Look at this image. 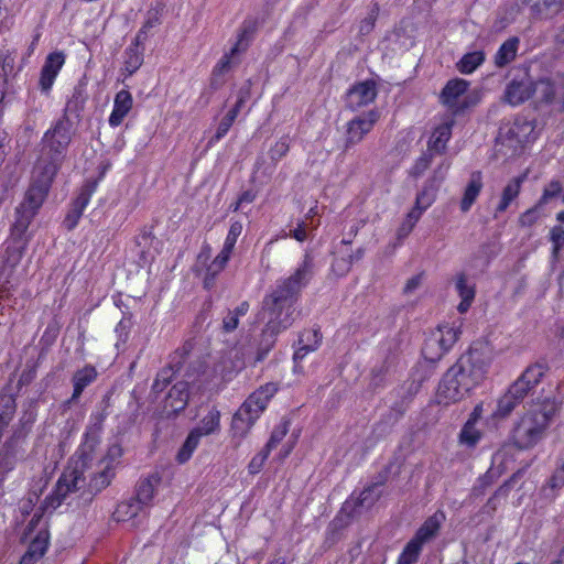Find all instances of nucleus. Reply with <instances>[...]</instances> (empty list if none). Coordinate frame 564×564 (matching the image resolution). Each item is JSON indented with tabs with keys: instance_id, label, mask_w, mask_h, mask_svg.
Instances as JSON below:
<instances>
[{
	"instance_id": "a211bd4d",
	"label": "nucleus",
	"mask_w": 564,
	"mask_h": 564,
	"mask_svg": "<svg viewBox=\"0 0 564 564\" xmlns=\"http://www.w3.org/2000/svg\"><path fill=\"white\" fill-rule=\"evenodd\" d=\"M454 119H446L444 122L435 127L432 135L429 140L427 148L430 151L437 154L444 153L446 150L447 142L452 137V128L454 126Z\"/></svg>"
},
{
	"instance_id": "3c124183",
	"label": "nucleus",
	"mask_w": 564,
	"mask_h": 564,
	"mask_svg": "<svg viewBox=\"0 0 564 564\" xmlns=\"http://www.w3.org/2000/svg\"><path fill=\"white\" fill-rule=\"evenodd\" d=\"M547 485L552 489H558L564 486V464L553 473Z\"/></svg>"
},
{
	"instance_id": "a18cd8bd",
	"label": "nucleus",
	"mask_w": 564,
	"mask_h": 564,
	"mask_svg": "<svg viewBox=\"0 0 564 564\" xmlns=\"http://www.w3.org/2000/svg\"><path fill=\"white\" fill-rule=\"evenodd\" d=\"M535 7L540 12L557 13L562 10V0H539Z\"/></svg>"
},
{
	"instance_id": "e433bc0d",
	"label": "nucleus",
	"mask_w": 564,
	"mask_h": 564,
	"mask_svg": "<svg viewBox=\"0 0 564 564\" xmlns=\"http://www.w3.org/2000/svg\"><path fill=\"white\" fill-rule=\"evenodd\" d=\"M88 204V197L86 195H80L74 203L73 210L67 215L65 219V225L69 230L76 227L79 218L83 215L84 209Z\"/></svg>"
},
{
	"instance_id": "ea45409f",
	"label": "nucleus",
	"mask_w": 564,
	"mask_h": 564,
	"mask_svg": "<svg viewBox=\"0 0 564 564\" xmlns=\"http://www.w3.org/2000/svg\"><path fill=\"white\" fill-rule=\"evenodd\" d=\"M290 150V141L288 137L281 138L279 141L274 143V145L270 149V158L273 161H280L284 158Z\"/></svg>"
},
{
	"instance_id": "58836bf2",
	"label": "nucleus",
	"mask_w": 564,
	"mask_h": 564,
	"mask_svg": "<svg viewBox=\"0 0 564 564\" xmlns=\"http://www.w3.org/2000/svg\"><path fill=\"white\" fill-rule=\"evenodd\" d=\"M379 485L371 484L367 486L357 498L358 506H371L373 505L380 497Z\"/></svg>"
},
{
	"instance_id": "6e6552de",
	"label": "nucleus",
	"mask_w": 564,
	"mask_h": 564,
	"mask_svg": "<svg viewBox=\"0 0 564 564\" xmlns=\"http://www.w3.org/2000/svg\"><path fill=\"white\" fill-rule=\"evenodd\" d=\"M313 274L314 259L312 254L305 253L302 263L296 268L294 273L279 283L276 289L297 299L300 291L308 283Z\"/></svg>"
},
{
	"instance_id": "09e8293b",
	"label": "nucleus",
	"mask_w": 564,
	"mask_h": 564,
	"mask_svg": "<svg viewBox=\"0 0 564 564\" xmlns=\"http://www.w3.org/2000/svg\"><path fill=\"white\" fill-rule=\"evenodd\" d=\"M242 228L243 227L240 221L231 223L225 241L235 246L238 237L242 232Z\"/></svg>"
},
{
	"instance_id": "a878e982",
	"label": "nucleus",
	"mask_w": 564,
	"mask_h": 564,
	"mask_svg": "<svg viewBox=\"0 0 564 564\" xmlns=\"http://www.w3.org/2000/svg\"><path fill=\"white\" fill-rule=\"evenodd\" d=\"M220 430V412L216 408H212L208 413L203 416L198 425L192 430L197 436L203 437Z\"/></svg>"
},
{
	"instance_id": "052dcab7",
	"label": "nucleus",
	"mask_w": 564,
	"mask_h": 564,
	"mask_svg": "<svg viewBox=\"0 0 564 564\" xmlns=\"http://www.w3.org/2000/svg\"><path fill=\"white\" fill-rule=\"evenodd\" d=\"M540 207H534L532 209H529L520 217V221L522 225H531L535 220L536 212Z\"/></svg>"
},
{
	"instance_id": "5701e85b",
	"label": "nucleus",
	"mask_w": 564,
	"mask_h": 564,
	"mask_svg": "<svg viewBox=\"0 0 564 564\" xmlns=\"http://www.w3.org/2000/svg\"><path fill=\"white\" fill-rule=\"evenodd\" d=\"M455 286L462 299L457 310L459 313H466L475 299V285L469 283L465 273H458L456 275Z\"/></svg>"
},
{
	"instance_id": "69168bd1",
	"label": "nucleus",
	"mask_w": 564,
	"mask_h": 564,
	"mask_svg": "<svg viewBox=\"0 0 564 564\" xmlns=\"http://www.w3.org/2000/svg\"><path fill=\"white\" fill-rule=\"evenodd\" d=\"M365 256V249L358 248L352 254L349 256V259L347 260L348 263L351 265L354 262L360 261Z\"/></svg>"
},
{
	"instance_id": "a19ab883",
	"label": "nucleus",
	"mask_w": 564,
	"mask_h": 564,
	"mask_svg": "<svg viewBox=\"0 0 564 564\" xmlns=\"http://www.w3.org/2000/svg\"><path fill=\"white\" fill-rule=\"evenodd\" d=\"M550 239L553 243V257L557 258L560 250L564 247V228L555 226L550 231Z\"/></svg>"
},
{
	"instance_id": "7ed1b4c3",
	"label": "nucleus",
	"mask_w": 564,
	"mask_h": 564,
	"mask_svg": "<svg viewBox=\"0 0 564 564\" xmlns=\"http://www.w3.org/2000/svg\"><path fill=\"white\" fill-rule=\"evenodd\" d=\"M558 410L560 403L554 399H545L525 408L510 433L513 446L521 451L534 447L545 437Z\"/></svg>"
},
{
	"instance_id": "39448f33",
	"label": "nucleus",
	"mask_w": 564,
	"mask_h": 564,
	"mask_svg": "<svg viewBox=\"0 0 564 564\" xmlns=\"http://www.w3.org/2000/svg\"><path fill=\"white\" fill-rule=\"evenodd\" d=\"M296 297L285 294L275 289L271 294L263 299V313L267 315L264 334L275 336L288 329L294 322V303Z\"/></svg>"
},
{
	"instance_id": "dca6fc26",
	"label": "nucleus",
	"mask_w": 564,
	"mask_h": 564,
	"mask_svg": "<svg viewBox=\"0 0 564 564\" xmlns=\"http://www.w3.org/2000/svg\"><path fill=\"white\" fill-rule=\"evenodd\" d=\"M188 382L178 381L169 391L165 399L164 409L169 413L177 414L183 411L189 399Z\"/></svg>"
},
{
	"instance_id": "473e14b6",
	"label": "nucleus",
	"mask_w": 564,
	"mask_h": 564,
	"mask_svg": "<svg viewBox=\"0 0 564 564\" xmlns=\"http://www.w3.org/2000/svg\"><path fill=\"white\" fill-rule=\"evenodd\" d=\"M249 311V303H240L234 311H229L223 321V328L226 332H232L238 327L239 317L245 316Z\"/></svg>"
},
{
	"instance_id": "0e129e2a",
	"label": "nucleus",
	"mask_w": 564,
	"mask_h": 564,
	"mask_svg": "<svg viewBox=\"0 0 564 564\" xmlns=\"http://www.w3.org/2000/svg\"><path fill=\"white\" fill-rule=\"evenodd\" d=\"M248 91H249L248 89H246V90L241 89V90L239 91L238 99H237V101H236V104H235V106H234V107H235V108H237L239 111L241 110V108L243 107V105H245V102H246V100H247V98H248V95H249V93H248Z\"/></svg>"
},
{
	"instance_id": "9d476101",
	"label": "nucleus",
	"mask_w": 564,
	"mask_h": 564,
	"mask_svg": "<svg viewBox=\"0 0 564 564\" xmlns=\"http://www.w3.org/2000/svg\"><path fill=\"white\" fill-rule=\"evenodd\" d=\"M65 63L63 52H53L45 58L41 69L39 85L42 91L48 93Z\"/></svg>"
},
{
	"instance_id": "b1692460",
	"label": "nucleus",
	"mask_w": 564,
	"mask_h": 564,
	"mask_svg": "<svg viewBox=\"0 0 564 564\" xmlns=\"http://www.w3.org/2000/svg\"><path fill=\"white\" fill-rule=\"evenodd\" d=\"M443 519V513H435L427 518L412 539L424 545V543L429 542L437 534Z\"/></svg>"
},
{
	"instance_id": "7c9ffc66",
	"label": "nucleus",
	"mask_w": 564,
	"mask_h": 564,
	"mask_svg": "<svg viewBox=\"0 0 564 564\" xmlns=\"http://www.w3.org/2000/svg\"><path fill=\"white\" fill-rule=\"evenodd\" d=\"M485 62V53L475 51L465 54L457 63V69L462 74H471L478 66Z\"/></svg>"
},
{
	"instance_id": "e2e57ef3",
	"label": "nucleus",
	"mask_w": 564,
	"mask_h": 564,
	"mask_svg": "<svg viewBox=\"0 0 564 564\" xmlns=\"http://www.w3.org/2000/svg\"><path fill=\"white\" fill-rule=\"evenodd\" d=\"M234 248L235 246L231 245V243H228V242H224V246H223V249L220 250V252L218 253L219 256H221V258L225 260V261H229L230 257H231V253L234 251Z\"/></svg>"
},
{
	"instance_id": "79ce46f5",
	"label": "nucleus",
	"mask_w": 564,
	"mask_h": 564,
	"mask_svg": "<svg viewBox=\"0 0 564 564\" xmlns=\"http://www.w3.org/2000/svg\"><path fill=\"white\" fill-rule=\"evenodd\" d=\"M286 433H288L286 423H283V424H280L279 426H276L273 430V432L270 436V440L263 449H265V451H268V453H270L285 437Z\"/></svg>"
},
{
	"instance_id": "2f4dec72",
	"label": "nucleus",
	"mask_w": 564,
	"mask_h": 564,
	"mask_svg": "<svg viewBox=\"0 0 564 564\" xmlns=\"http://www.w3.org/2000/svg\"><path fill=\"white\" fill-rule=\"evenodd\" d=\"M482 433L471 423H465L458 434V443L474 448L481 440Z\"/></svg>"
},
{
	"instance_id": "5fc2aeb1",
	"label": "nucleus",
	"mask_w": 564,
	"mask_h": 564,
	"mask_svg": "<svg viewBox=\"0 0 564 564\" xmlns=\"http://www.w3.org/2000/svg\"><path fill=\"white\" fill-rule=\"evenodd\" d=\"M430 164H431V158L427 155H423L422 158H420L416 161V163L413 167L414 174L415 175L422 174L430 166Z\"/></svg>"
},
{
	"instance_id": "c9c22d12",
	"label": "nucleus",
	"mask_w": 564,
	"mask_h": 564,
	"mask_svg": "<svg viewBox=\"0 0 564 564\" xmlns=\"http://www.w3.org/2000/svg\"><path fill=\"white\" fill-rule=\"evenodd\" d=\"M48 546V532L42 529L31 541L28 552L39 560L44 555Z\"/></svg>"
},
{
	"instance_id": "13d9d810",
	"label": "nucleus",
	"mask_w": 564,
	"mask_h": 564,
	"mask_svg": "<svg viewBox=\"0 0 564 564\" xmlns=\"http://www.w3.org/2000/svg\"><path fill=\"white\" fill-rule=\"evenodd\" d=\"M422 281V274H417L409 279L404 285V293L409 294L415 291Z\"/></svg>"
},
{
	"instance_id": "9b49d317",
	"label": "nucleus",
	"mask_w": 564,
	"mask_h": 564,
	"mask_svg": "<svg viewBox=\"0 0 564 564\" xmlns=\"http://www.w3.org/2000/svg\"><path fill=\"white\" fill-rule=\"evenodd\" d=\"M377 97L376 84L366 80L356 84L347 94V105L351 110H358L372 102Z\"/></svg>"
},
{
	"instance_id": "4be33fe9",
	"label": "nucleus",
	"mask_w": 564,
	"mask_h": 564,
	"mask_svg": "<svg viewBox=\"0 0 564 564\" xmlns=\"http://www.w3.org/2000/svg\"><path fill=\"white\" fill-rule=\"evenodd\" d=\"M247 47H248L247 31L243 30L239 34L238 41L235 44V46L230 50V52L228 54H225L219 59V62L217 63V65L214 68V73L221 75V74L228 72L234 65L237 64L236 55L239 54L240 52L246 51Z\"/></svg>"
},
{
	"instance_id": "8fccbe9b",
	"label": "nucleus",
	"mask_w": 564,
	"mask_h": 564,
	"mask_svg": "<svg viewBox=\"0 0 564 564\" xmlns=\"http://www.w3.org/2000/svg\"><path fill=\"white\" fill-rule=\"evenodd\" d=\"M227 261H225L221 256L217 254L210 265L207 269V274L214 279L220 271L225 269L227 265Z\"/></svg>"
},
{
	"instance_id": "6e6d98bb",
	"label": "nucleus",
	"mask_w": 564,
	"mask_h": 564,
	"mask_svg": "<svg viewBox=\"0 0 564 564\" xmlns=\"http://www.w3.org/2000/svg\"><path fill=\"white\" fill-rule=\"evenodd\" d=\"M122 456V448L119 444H112L108 447L106 459L115 462Z\"/></svg>"
},
{
	"instance_id": "4c0bfd02",
	"label": "nucleus",
	"mask_w": 564,
	"mask_h": 564,
	"mask_svg": "<svg viewBox=\"0 0 564 564\" xmlns=\"http://www.w3.org/2000/svg\"><path fill=\"white\" fill-rule=\"evenodd\" d=\"M563 191V184L557 181L553 180L551 181L543 189L542 196L540 197L539 202L536 203V207H543L547 203H550L553 198H556L560 196V194Z\"/></svg>"
},
{
	"instance_id": "bf43d9fd",
	"label": "nucleus",
	"mask_w": 564,
	"mask_h": 564,
	"mask_svg": "<svg viewBox=\"0 0 564 564\" xmlns=\"http://www.w3.org/2000/svg\"><path fill=\"white\" fill-rule=\"evenodd\" d=\"M415 226L404 220L397 231L398 239L402 240L410 235Z\"/></svg>"
},
{
	"instance_id": "de8ad7c7",
	"label": "nucleus",
	"mask_w": 564,
	"mask_h": 564,
	"mask_svg": "<svg viewBox=\"0 0 564 564\" xmlns=\"http://www.w3.org/2000/svg\"><path fill=\"white\" fill-rule=\"evenodd\" d=\"M234 124V121L230 120V118H227L226 116L220 120L218 127H217V130H216V133L215 135L213 137L212 141H219L220 139H223L227 132L229 131V129L231 128V126Z\"/></svg>"
},
{
	"instance_id": "c85d7f7f",
	"label": "nucleus",
	"mask_w": 564,
	"mask_h": 564,
	"mask_svg": "<svg viewBox=\"0 0 564 564\" xmlns=\"http://www.w3.org/2000/svg\"><path fill=\"white\" fill-rule=\"evenodd\" d=\"M145 508L137 502L134 499L123 501L118 505L113 516L118 521H128L135 518L138 514L145 512Z\"/></svg>"
},
{
	"instance_id": "412c9836",
	"label": "nucleus",
	"mask_w": 564,
	"mask_h": 564,
	"mask_svg": "<svg viewBox=\"0 0 564 564\" xmlns=\"http://www.w3.org/2000/svg\"><path fill=\"white\" fill-rule=\"evenodd\" d=\"M525 398V395L512 383L508 391L499 399L496 415L508 416Z\"/></svg>"
},
{
	"instance_id": "338daca9",
	"label": "nucleus",
	"mask_w": 564,
	"mask_h": 564,
	"mask_svg": "<svg viewBox=\"0 0 564 564\" xmlns=\"http://www.w3.org/2000/svg\"><path fill=\"white\" fill-rule=\"evenodd\" d=\"M238 199L241 204L252 203L256 199V194L252 191H246L238 197Z\"/></svg>"
},
{
	"instance_id": "864d4df0",
	"label": "nucleus",
	"mask_w": 564,
	"mask_h": 564,
	"mask_svg": "<svg viewBox=\"0 0 564 564\" xmlns=\"http://www.w3.org/2000/svg\"><path fill=\"white\" fill-rule=\"evenodd\" d=\"M350 267L351 265L345 259H337L332 265L333 270L340 275L346 274L350 270Z\"/></svg>"
},
{
	"instance_id": "cd10ccee",
	"label": "nucleus",
	"mask_w": 564,
	"mask_h": 564,
	"mask_svg": "<svg viewBox=\"0 0 564 564\" xmlns=\"http://www.w3.org/2000/svg\"><path fill=\"white\" fill-rule=\"evenodd\" d=\"M519 40L517 37H510L503 42L495 55V65L497 67H503L511 63L518 51Z\"/></svg>"
},
{
	"instance_id": "423d86ee",
	"label": "nucleus",
	"mask_w": 564,
	"mask_h": 564,
	"mask_svg": "<svg viewBox=\"0 0 564 564\" xmlns=\"http://www.w3.org/2000/svg\"><path fill=\"white\" fill-rule=\"evenodd\" d=\"M276 391L275 383H267L251 393L235 413L232 430L240 433L241 436L246 435Z\"/></svg>"
},
{
	"instance_id": "aec40b11",
	"label": "nucleus",
	"mask_w": 564,
	"mask_h": 564,
	"mask_svg": "<svg viewBox=\"0 0 564 564\" xmlns=\"http://www.w3.org/2000/svg\"><path fill=\"white\" fill-rule=\"evenodd\" d=\"M482 174L479 171H475L470 174L469 181L465 187L462 200H460V210L463 213H467L473 204L476 202L482 189Z\"/></svg>"
},
{
	"instance_id": "f3484780",
	"label": "nucleus",
	"mask_w": 564,
	"mask_h": 564,
	"mask_svg": "<svg viewBox=\"0 0 564 564\" xmlns=\"http://www.w3.org/2000/svg\"><path fill=\"white\" fill-rule=\"evenodd\" d=\"M152 26H153V24L151 21H148L147 23H144V25L139 30V32L135 36L137 45L133 47L130 46L124 51L123 65H124V70L128 73V75L134 74L141 67V65L143 63V55L141 52H139L137 46L141 40L145 39L147 30Z\"/></svg>"
},
{
	"instance_id": "680f3d73",
	"label": "nucleus",
	"mask_w": 564,
	"mask_h": 564,
	"mask_svg": "<svg viewBox=\"0 0 564 564\" xmlns=\"http://www.w3.org/2000/svg\"><path fill=\"white\" fill-rule=\"evenodd\" d=\"M481 414H482V405L478 404L474 408V410L470 413L466 423H471V424L476 425L477 422L479 421V419L481 417Z\"/></svg>"
},
{
	"instance_id": "c756f323",
	"label": "nucleus",
	"mask_w": 564,
	"mask_h": 564,
	"mask_svg": "<svg viewBox=\"0 0 564 564\" xmlns=\"http://www.w3.org/2000/svg\"><path fill=\"white\" fill-rule=\"evenodd\" d=\"M522 180L517 177L511 180L502 191L501 199L496 208V213H503L510 203L519 195Z\"/></svg>"
},
{
	"instance_id": "4d7b16f0",
	"label": "nucleus",
	"mask_w": 564,
	"mask_h": 564,
	"mask_svg": "<svg viewBox=\"0 0 564 564\" xmlns=\"http://www.w3.org/2000/svg\"><path fill=\"white\" fill-rule=\"evenodd\" d=\"M424 213L423 209L414 205V207L408 213L404 220L410 223L411 225L415 226L416 223L420 220L422 214Z\"/></svg>"
},
{
	"instance_id": "ddd939ff",
	"label": "nucleus",
	"mask_w": 564,
	"mask_h": 564,
	"mask_svg": "<svg viewBox=\"0 0 564 564\" xmlns=\"http://www.w3.org/2000/svg\"><path fill=\"white\" fill-rule=\"evenodd\" d=\"M547 371V366L542 362L529 365L513 384L527 397L534 389Z\"/></svg>"
},
{
	"instance_id": "774afa93",
	"label": "nucleus",
	"mask_w": 564,
	"mask_h": 564,
	"mask_svg": "<svg viewBox=\"0 0 564 564\" xmlns=\"http://www.w3.org/2000/svg\"><path fill=\"white\" fill-rule=\"evenodd\" d=\"M39 558L30 554L28 551L20 560V564H35Z\"/></svg>"
},
{
	"instance_id": "37998d69",
	"label": "nucleus",
	"mask_w": 564,
	"mask_h": 564,
	"mask_svg": "<svg viewBox=\"0 0 564 564\" xmlns=\"http://www.w3.org/2000/svg\"><path fill=\"white\" fill-rule=\"evenodd\" d=\"M435 193L430 188L422 189L415 198V204L417 207L423 209L424 212L434 203Z\"/></svg>"
},
{
	"instance_id": "f704fd0d",
	"label": "nucleus",
	"mask_w": 564,
	"mask_h": 564,
	"mask_svg": "<svg viewBox=\"0 0 564 564\" xmlns=\"http://www.w3.org/2000/svg\"><path fill=\"white\" fill-rule=\"evenodd\" d=\"M423 545L414 539H411L404 546L402 553L398 558V564H414L416 563Z\"/></svg>"
},
{
	"instance_id": "20e7f679",
	"label": "nucleus",
	"mask_w": 564,
	"mask_h": 564,
	"mask_svg": "<svg viewBox=\"0 0 564 564\" xmlns=\"http://www.w3.org/2000/svg\"><path fill=\"white\" fill-rule=\"evenodd\" d=\"M86 469L87 458L83 454L73 456L58 478L53 494L43 501L42 509L44 511L55 510L69 494L83 488L86 484Z\"/></svg>"
},
{
	"instance_id": "6ab92c4d",
	"label": "nucleus",
	"mask_w": 564,
	"mask_h": 564,
	"mask_svg": "<svg viewBox=\"0 0 564 564\" xmlns=\"http://www.w3.org/2000/svg\"><path fill=\"white\" fill-rule=\"evenodd\" d=\"M161 482L158 474H151L138 482L134 500L148 509L154 497L155 490Z\"/></svg>"
},
{
	"instance_id": "f257e3e1",
	"label": "nucleus",
	"mask_w": 564,
	"mask_h": 564,
	"mask_svg": "<svg viewBox=\"0 0 564 564\" xmlns=\"http://www.w3.org/2000/svg\"><path fill=\"white\" fill-rule=\"evenodd\" d=\"M72 138V123L66 117L58 119L42 138V147L31 172L29 188L23 200L15 208V220L11 227L7 260L12 267L20 262L28 248L30 241L28 229L48 195L66 158Z\"/></svg>"
},
{
	"instance_id": "0eeeda50",
	"label": "nucleus",
	"mask_w": 564,
	"mask_h": 564,
	"mask_svg": "<svg viewBox=\"0 0 564 564\" xmlns=\"http://www.w3.org/2000/svg\"><path fill=\"white\" fill-rule=\"evenodd\" d=\"M460 326L455 323L440 324L425 339L422 348L424 358L431 362L438 361L457 341Z\"/></svg>"
},
{
	"instance_id": "f03ea898",
	"label": "nucleus",
	"mask_w": 564,
	"mask_h": 564,
	"mask_svg": "<svg viewBox=\"0 0 564 564\" xmlns=\"http://www.w3.org/2000/svg\"><path fill=\"white\" fill-rule=\"evenodd\" d=\"M492 350L487 343H475L446 371L437 389L438 403H455L479 386L488 373Z\"/></svg>"
},
{
	"instance_id": "4468645a",
	"label": "nucleus",
	"mask_w": 564,
	"mask_h": 564,
	"mask_svg": "<svg viewBox=\"0 0 564 564\" xmlns=\"http://www.w3.org/2000/svg\"><path fill=\"white\" fill-rule=\"evenodd\" d=\"M133 107V97L129 90H119L113 99V108L108 122L112 128L119 127Z\"/></svg>"
},
{
	"instance_id": "72a5a7b5",
	"label": "nucleus",
	"mask_w": 564,
	"mask_h": 564,
	"mask_svg": "<svg viewBox=\"0 0 564 564\" xmlns=\"http://www.w3.org/2000/svg\"><path fill=\"white\" fill-rule=\"evenodd\" d=\"M199 441L200 437L191 431L176 455V460L180 464L186 463L192 457L194 451L197 448Z\"/></svg>"
},
{
	"instance_id": "bb28decb",
	"label": "nucleus",
	"mask_w": 564,
	"mask_h": 564,
	"mask_svg": "<svg viewBox=\"0 0 564 564\" xmlns=\"http://www.w3.org/2000/svg\"><path fill=\"white\" fill-rule=\"evenodd\" d=\"M563 91V86L561 88H555L553 83L549 79H541L536 83H533V93H536L538 96L546 101V102H555L561 108L560 97Z\"/></svg>"
},
{
	"instance_id": "f8f14e48",
	"label": "nucleus",
	"mask_w": 564,
	"mask_h": 564,
	"mask_svg": "<svg viewBox=\"0 0 564 564\" xmlns=\"http://www.w3.org/2000/svg\"><path fill=\"white\" fill-rule=\"evenodd\" d=\"M468 85V82L462 78L448 80L441 95L443 104L454 112L462 110L464 106L460 104V97L466 93Z\"/></svg>"
},
{
	"instance_id": "2eb2a0df",
	"label": "nucleus",
	"mask_w": 564,
	"mask_h": 564,
	"mask_svg": "<svg viewBox=\"0 0 564 564\" xmlns=\"http://www.w3.org/2000/svg\"><path fill=\"white\" fill-rule=\"evenodd\" d=\"M533 94V82L529 77L522 79H513L507 86L505 91V100L517 106L528 100Z\"/></svg>"
},
{
	"instance_id": "603ef678",
	"label": "nucleus",
	"mask_w": 564,
	"mask_h": 564,
	"mask_svg": "<svg viewBox=\"0 0 564 564\" xmlns=\"http://www.w3.org/2000/svg\"><path fill=\"white\" fill-rule=\"evenodd\" d=\"M289 236L300 242L305 241L307 239L306 224L304 221L299 223L296 228L290 231Z\"/></svg>"
},
{
	"instance_id": "393cba45",
	"label": "nucleus",
	"mask_w": 564,
	"mask_h": 564,
	"mask_svg": "<svg viewBox=\"0 0 564 564\" xmlns=\"http://www.w3.org/2000/svg\"><path fill=\"white\" fill-rule=\"evenodd\" d=\"M97 378V370L95 367L87 365L84 368L77 370L73 376L74 391L72 400H76L80 397L87 386L94 382Z\"/></svg>"
},
{
	"instance_id": "c03bdc74",
	"label": "nucleus",
	"mask_w": 564,
	"mask_h": 564,
	"mask_svg": "<svg viewBox=\"0 0 564 564\" xmlns=\"http://www.w3.org/2000/svg\"><path fill=\"white\" fill-rule=\"evenodd\" d=\"M173 377V369L167 367L163 368L156 376L153 382V390L161 391L163 390Z\"/></svg>"
},
{
	"instance_id": "1a4fd4ad",
	"label": "nucleus",
	"mask_w": 564,
	"mask_h": 564,
	"mask_svg": "<svg viewBox=\"0 0 564 564\" xmlns=\"http://www.w3.org/2000/svg\"><path fill=\"white\" fill-rule=\"evenodd\" d=\"M379 118L380 113L377 110H370L351 119L347 123L346 148L360 143L372 130Z\"/></svg>"
},
{
	"instance_id": "49530a36",
	"label": "nucleus",
	"mask_w": 564,
	"mask_h": 564,
	"mask_svg": "<svg viewBox=\"0 0 564 564\" xmlns=\"http://www.w3.org/2000/svg\"><path fill=\"white\" fill-rule=\"evenodd\" d=\"M269 454L270 453H268L265 449H262L259 454H257L248 465L249 473L252 475L258 474L262 469Z\"/></svg>"
}]
</instances>
